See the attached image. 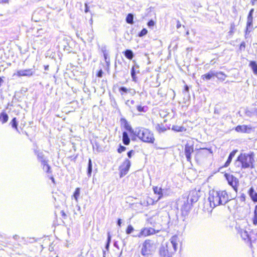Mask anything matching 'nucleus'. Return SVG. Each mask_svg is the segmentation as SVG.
Wrapping results in <instances>:
<instances>
[{
	"label": "nucleus",
	"instance_id": "obj_41",
	"mask_svg": "<svg viewBox=\"0 0 257 257\" xmlns=\"http://www.w3.org/2000/svg\"><path fill=\"white\" fill-rule=\"evenodd\" d=\"M103 56H104L105 61L107 65L109 66V63H110V61H109V58L108 57L107 53H104V55H103Z\"/></svg>",
	"mask_w": 257,
	"mask_h": 257
},
{
	"label": "nucleus",
	"instance_id": "obj_28",
	"mask_svg": "<svg viewBox=\"0 0 257 257\" xmlns=\"http://www.w3.org/2000/svg\"><path fill=\"white\" fill-rule=\"evenodd\" d=\"M252 223L254 225H257V205L255 206L253 211V217L252 218Z\"/></svg>",
	"mask_w": 257,
	"mask_h": 257
},
{
	"label": "nucleus",
	"instance_id": "obj_9",
	"mask_svg": "<svg viewBox=\"0 0 257 257\" xmlns=\"http://www.w3.org/2000/svg\"><path fill=\"white\" fill-rule=\"evenodd\" d=\"M199 192L196 190H193L190 191L187 197V199L188 200V202L190 201L192 204L196 202L199 198Z\"/></svg>",
	"mask_w": 257,
	"mask_h": 257
},
{
	"label": "nucleus",
	"instance_id": "obj_7",
	"mask_svg": "<svg viewBox=\"0 0 257 257\" xmlns=\"http://www.w3.org/2000/svg\"><path fill=\"white\" fill-rule=\"evenodd\" d=\"M130 167V161L128 159H125L119 167L120 177L125 176L127 173Z\"/></svg>",
	"mask_w": 257,
	"mask_h": 257
},
{
	"label": "nucleus",
	"instance_id": "obj_4",
	"mask_svg": "<svg viewBox=\"0 0 257 257\" xmlns=\"http://www.w3.org/2000/svg\"><path fill=\"white\" fill-rule=\"evenodd\" d=\"M238 161L241 163V168L246 169L248 168H252L253 163L254 161L253 155L248 154H241L238 157Z\"/></svg>",
	"mask_w": 257,
	"mask_h": 257
},
{
	"label": "nucleus",
	"instance_id": "obj_57",
	"mask_svg": "<svg viewBox=\"0 0 257 257\" xmlns=\"http://www.w3.org/2000/svg\"><path fill=\"white\" fill-rule=\"evenodd\" d=\"M181 24L180 22L179 21H178L177 26H176L177 29L180 28L181 27Z\"/></svg>",
	"mask_w": 257,
	"mask_h": 257
},
{
	"label": "nucleus",
	"instance_id": "obj_25",
	"mask_svg": "<svg viewBox=\"0 0 257 257\" xmlns=\"http://www.w3.org/2000/svg\"><path fill=\"white\" fill-rule=\"evenodd\" d=\"M124 55L126 58L130 60H132L134 57V53L131 50H126L124 51Z\"/></svg>",
	"mask_w": 257,
	"mask_h": 257
},
{
	"label": "nucleus",
	"instance_id": "obj_59",
	"mask_svg": "<svg viewBox=\"0 0 257 257\" xmlns=\"http://www.w3.org/2000/svg\"><path fill=\"white\" fill-rule=\"evenodd\" d=\"M61 214L62 216H63L64 217H65L66 216V215L63 210H62L61 211Z\"/></svg>",
	"mask_w": 257,
	"mask_h": 257
},
{
	"label": "nucleus",
	"instance_id": "obj_60",
	"mask_svg": "<svg viewBox=\"0 0 257 257\" xmlns=\"http://www.w3.org/2000/svg\"><path fill=\"white\" fill-rule=\"evenodd\" d=\"M13 238H14L15 240H17V239H18L19 238V236L18 235H15L13 236Z\"/></svg>",
	"mask_w": 257,
	"mask_h": 257
},
{
	"label": "nucleus",
	"instance_id": "obj_13",
	"mask_svg": "<svg viewBox=\"0 0 257 257\" xmlns=\"http://www.w3.org/2000/svg\"><path fill=\"white\" fill-rule=\"evenodd\" d=\"M235 130L237 132L248 133V131L250 130V127L246 125H237Z\"/></svg>",
	"mask_w": 257,
	"mask_h": 257
},
{
	"label": "nucleus",
	"instance_id": "obj_5",
	"mask_svg": "<svg viewBox=\"0 0 257 257\" xmlns=\"http://www.w3.org/2000/svg\"><path fill=\"white\" fill-rule=\"evenodd\" d=\"M155 245L153 241L150 239L146 240L143 244L141 254L143 256H148L155 249Z\"/></svg>",
	"mask_w": 257,
	"mask_h": 257
},
{
	"label": "nucleus",
	"instance_id": "obj_47",
	"mask_svg": "<svg viewBox=\"0 0 257 257\" xmlns=\"http://www.w3.org/2000/svg\"><path fill=\"white\" fill-rule=\"evenodd\" d=\"M239 200L241 202H244L245 200V195L242 194L239 197Z\"/></svg>",
	"mask_w": 257,
	"mask_h": 257
},
{
	"label": "nucleus",
	"instance_id": "obj_3",
	"mask_svg": "<svg viewBox=\"0 0 257 257\" xmlns=\"http://www.w3.org/2000/svg\"><path fill=\"white\" fill-rule=\"evenodd\" d=\"M134 135L144 142L154 143L155 138L153 134L148 129L144 127H137L135 129Z\"/></svg>",
	"mask_w": 257,
	"mask_h": 257
},
{
	"label": "nucleus",
	"instance_id": "obj_32",
	"mask_svg": "<svg viewBox=\"0 0 257 257\" xmlns=\"http://www.w3.org/2000/svg\"><path fill=\"white\" fill-rule=\"evenodd\" d=\"M131 76L133 79V81L136 82L137 81V77H136V72L135 71V67H133L131 69Z\"/></svg>",
	"mask_w": 257,
	"mask_h": 257
},
{
	"label": "nucleus",
	"instance_id": "obj_42",
	"mask_svg": "<svg viewBox=\"0 0 257 257\" xmlns=\"http://www.w3.org/2000/svg\"><path fill=\"white\" fill-rule=\"evenodd\" d=\"M148 33V31L146 29H143L142 30V31L140 32L138 36L140 37H143L145 35H146Z\"/></svg>",
	"mask_w": 257,
	"mask_h": 257
},
{
	"label": "nucleus",
	"instance_id": "obj_49",
	"mask_svg": "<svg viewBox=\"0 0 257 257\" xmlns=\"http://www.w3.org/2000/svg\"><path fill=\"white\" fill-rule=\"evenodd\" d=\"M245 48V43L244 42H242L240 45V50H244Z\"/></svg>",
	"mask_w": 257,
	"mask_h": 257
},
{
	"label": "nucleus",
	"instance_id": "obj_58",
	"mask_svg": "<svg viewBox=\"0 0 257 257\" xmlns=\"http://www.w3.org/2000/svg\"><path fill=\"white\" fill-rule=\"evenodd\" d=\"M117 225L119 226H121V220L120 219H118V220H117Z\"/></svg>",
	"mask_w": 257,
	"mask_h": 257
},
{
	"label": "nucleus",
	"instance_id": "obj_10",
	"mask_svg": "<svg viewBox=\"0 0 257 257\" xmlns=\"http://www.w3.org/2000/svg\"><path fill=\"white\" fill-rule=\"evenodd\" d=\"M194 152V147L192 145H190L187 143L185 146V154L187 161L191 162V154Z\"/></svg>",
	"mask_w": 257,
	"mask_h": 257
},
{
	"label": "nucleus",
	"instance_id": "obj_39",
	"mask_svg": "<svg viewBox=\"0 0 257 257\" xmlns=\"http://www.w3.org/2000/svg\"><path fill=\"white\" fill-rule=\"evenodd\" d=\"M134 230V229L133 227L131 225H130L127 227V229L126 230V233L127 234H130L133 232Z\"/></svg>",
	"mask_w": 257,
	"mask_h": 257
},
{
	"label": "nucleus",
	"instance_id": "obj_23",
	"mask_svg": "<svg viewBox=\"0 0 257 257\" xmlns=\"http://www.w3.org/2000/svg\"><path fill=\"white\" fill-rule=\"evenodd\" d=\"M252 21H253V17H247V25H246V31L250 32L249 30L250 27H252Z\"/></svg>",
	"mask_w": 257,
	"mask_h": 257
},
{
	"label": "nucleus",
	"instance_id": "obj_30",
	"mask_svg": "<svg viewBox=\"0 0 257 257\" xmlns=\"http://www.w3.org/2000/svg\"><path fill=\"white\" fill-rule=\"evenodd\" d=\"M254 74H257V64L254 61H251L249 64Z\"/></svg>",
	"mask_w": 257,
	"mask_h": 257
},
{
	"label": "nucleus",
	"instance_id": "obj_38",
	"mask_svg": "<svg viewBox=\"0 0 257 257\" xmlns=\"http://www.w3.org/2000/svg\"><path fill=\"white\" fill-rule=\"evenodd\" d=\"M128 89L126 88L125 87H121L119 89V91L121 95H123L124 93H128Z\"/></svg>",
	"mask_w": 257,
	"mask_h": 257
},
{
	"label": "nucleus",
	"instance_id": "obj_16",
	"mask_svg": "<svg viewBox=\"0 0 257 257\" xmlns=\"http://www.w3.org/2000/svg\"><path fill=\"white\" fill-rule=\"evenodd\" d=\"M248 194L253 201L257 202V193L254 191L252 187L249 189Z\"/></svg>",
	"mask_w": 257,
	"mask_h": 257
},
{
	"label": "nucleus",
	"instance_id": "obj_22",
	"mask_svg": "<svg viewBox=\"0 0 257 257\" xmlns=\"http://www.w3.org/2000/svg\"><path fill=\"white\" fill-rule=\"evenodd\" d=\"M48 161H42V163L41 164L43 166V170L46 171L47 173L50 172V166L48 164Z\"/></svg>",
	"mask_w": 257,
	"mask_h": 257
},
{
	"label": "nucleus",
	"instance_id": "obj_17",
	"mask_svg": "<svg viewBox=\"0 0 257 257\" xmlns=\"http://www.w3.org/2000/svg\"><path fill=\"white\" fill-rule=\"evenodd\" d=\"M246 116L251 117L253 115L257 116V108H254L250 110L246 109L245 111Z\"/></svg>",
	"mask_w": 257,
	"mask_h": 257
},
{
	"label": "nucleus",
	"instance_id": "obj_54",
	"mask_svg": "<svg viewBox=\"0 0 257 257\" xmlns=\"http://www.w3.org/2000/svg\"><path fill=\"white\" fill-rule=\"evenodd\" d=\"M253 11L254 10L253 9H252L250 10L248 15V17H250V16L252 17V14H253Z\"/></svg>",
	"mask_w": 257,
	"mask_h": 257
},
{
	"label": "nucleus",
	"instance_id": "obj_40",
	"mask_svg": "<svg viewBox=\"0 0 257 257\" xmlns=\"http://www.w3.org/2000/svg\"><path fill=\"white\" fill-rule=\"evenodd\" d=\"M125 127L126 128V130H127L128 131H129L130 132H131V133H133L134 134V132L135 131H134L131 126L127 122H126L125 124Z\"/></svg>",
	"mask_w": 257,
	"mask_h": 257
},
{
	"label": "nucleus",
	"instance_id": "obj_2",
	"mask_svg": "<svg viewBox=\"0 0 257 257\" xmlns=\"http://www.w3.org/2000/svg\"><path fill=\"white\" fill-rule=\"evenodd\" d=\"M178 237L172 236L170 241L167 242L165 246H162L160 248V254L161 257H172V255L176 251L178 245Z\"/></svg>",
	"mask_w": 257,
	"mask_h": 257
},
{
	"label": "nucleus",
	"instance_id": "obj_18",
	"mask_svg": "<svg viewBox=\"0 0 257 257\" xmlns=\"http://www.w3.org/2000/svg\"><path fill=\"white\" fill-rule=\"evenodd\" d=\"M215 76L216 77L218 80L221 81H224L226 78L227 77V75L225 74L223 72L221 71H215Z\"/></svg>",
	"mask_w": 257,
	"mask_h": 257
},
{
	"label": "nucleus",
	"instance_id": "obj_1",
	"mask_svg": "<svg viewBox=\"0 0 257 257\" xmlns=\"http://www.w3.org/2000/svg\"><path fill=\"white\" fill-rule=\"evenodd\" d=\"M208 200L210 208H214L219 205H225L232 200L229 198L228 195L225 190H212L209 192Z\"/></svg>",
	"mask_w": 257,
	"mask_h": 257
},
{
	"label": "nucleus",
	"instance_id": "obj_35",
	"mask_svg": "<svg viewBox=\"0 0 257 257\" xmlns=\"http://www.w3.org/2000/svg\"><path fill=\"white\" fill-rule=\"evenodd\" d=\"M110 241H111V235L110 234V232H108L107 233V243H106V244L105 245V248L107 250H108V249H109V245H110Z\"/></svg>",
	"mask_w": 257,
	"mask_h": 257
},
{
	"label": "nucleus",
	"instance_id": "obj_19",
	"mask_svg": "<svg viewBox=\"0 0 257 257\" xmlns=\"http://www.w3.org/2000/svg\"><path fill=\"white\" fill-rule=\"evenodd\" d=\"M215 71L210 70L209 73L202 75L201 77L203 79L210 80L212 77L215 76Z\"/></svg>",
	"mask_w": 257,
	"mask_h": 257
},
{
	"label": "nucleus",
	"instance_id": "obj_15",
	"mask_svg": "<svg viewBox=\"0 0 257 257\" xmlns=\"http://www.w3.org/2000/svg\"><path fill=\"white\" fill-rule=\"evenodd\" d=\"M237 152V150H233L230 153V154L228 157L227 160L226 161V162H225V163L224 165V167H227L229 165V164H230V163L232 161V158L234 157V156H235V155Z\"/></svg>",
	"mask_w": 257,
	"mask_h": 257
},
{
	"label": "nucleus",
	"instance_id": "obj_56",
	"mask_svg": "<svg viewBox=\"0 0 257 257\" xmlns=\"http://www.w3.org/2000/svg\"><path fill=\"white\" fill-rule=\"evenodd\" d=\"M85 12L87 13L89 11V8H88V5L87 4H85Z\"/></svg>",
	"mask_w": 257,
	"mask_h": 257
},
{
	"label": "nucleus",
	"instance_id": "obj_62",
	"mask_svg": "<svg viewBox=\"0 0 257 257\" xmlns=\"http://www.w3.org/2000/svg\"><path fill=\"white\" fill-rule=\"evenodd\" d=\"M3 80L0 78V87L1 86L2 83L3 82Z\"/></svg>",
	"mask_w": 257,
	"mask_h": 257
},
{
	"label": "nucleus",
	"instance_id": "obj_45",
	"mask_svg": "<svg viewBox=\"0 0 257 257\" xmlns=\"http://www.w3.org/2000/svg\"><path fill=\"white\" fill-rule=\"evenodd\" d=\"M125 150H126V147L120 145L119 148L117 149V152L119 153H121L124 152V151H125Z\"/></svg>",
	"mask_w": 257,
	"mask_h": 257
},
{
	"label": "nucleus",
	"instance_id": "obj_33",
	"mask_svg": "<svg viewBox=\"0 0 257 257\" xmlns=\"http://www.w3.org/2000/svg\"><path fill=\"white\" fill-rule=\"evenodd\" d=\"M156 130L159 132V133L164 132L166 131L165 128L163 126L162 124H157L156 125Z\"/></svg>",
	"mask_w": 257,
	"mask_h": 257
},
{
	"label": "nucleus",
	"instance_id": "obj_37",
	"mask_svg": "<svg viewBox=\"0 0 257 257\" xmlns=\"http://www.w3.org/2000/svg\"><path fill=\"white\" fill-rule=\"evenodd\" d=\"M235 30V25L233 23H232L231 24L230 31L228 32V35L232 36L233 34V33H234Z\"/></svg>",
	"mask_w": 257,
	"mask_h": 257
},
{
	"label": "nucleus",
	"instance_id": "obj_48",
	"mask_svg": "<svg viewBox=\"0 0 257 257\" xmlns=\"http://www.w3.org/2000/svg\"><path fill=\"white\" fill-rule=\"evenodd\" d=\"M137 109L139 112H144V107L142 106L141 105H139L137 106Z\"/></svg>",
	"mask_w": 257,
	"mask_h": 257
},
{
	"label": "nucleus",
	"instance_id": "obj_27",
	"mask_svg": "<svg viewBox=\"0 0 257 257\" xmlns=\"http://www.w3.org/2000/svg\"><path fill=\"white\" fill-rule=\"evenodd\" d=\"M154 192L155 194H158L160 196L158 198V199H160L161 197L163 196L162 193V189L161 188H159L158 187H155L153 188Z\"/></svg>",
	"mask_w": 257,
	"mask_h": 257
},
{
	"label": "nucleus",
	"instance_id": "obj_44",
	"mask_svg": "<svg viewBox=\"0 0 257 257\" xmlns=\"http://www.w3.org/2000/svg\"><path fill=\"white\" fill-rule=\"evenodd\" d=\"M234 165L235 167H236L237 168H240V169H242L241 168V163L240 161H238V158L237 159V160H236V161L234 163Z\"/></svg>",
	"mask_w": 257,
	"mask_h": 257
},
{
	"label": "nucleus",
	"instance_id": "obj_64",
	"mask_svg": "<svg viewBox=\"0 0 257 257\" xmlns=\"http://www.w3.org/2000/svg\"><path fill=\"white\" fill-rule=\"evenodd\" d=\"M48 68H49V66L48 65L45 66V70H48Z\"/></svg>",
	"mask_w": 257,
	"mask_h": 257
},
{
	"label": "nucleus",
	"instance_id": "obj_55",
	"mask_svg": "<svg viewBox=\"0 0 257 257\" xmlns=\"http://www.w3.org/2000/svg\"><path fill=\"white\" fill-rule=\"evenodd\" d=\"M253 11L254 10L253 9H252L250 10L248 15V17H250V16L252 17V14H253Z\"/></svg>",
	"mask_w": 257,
	"mask_h": 257
},
{
	"label": "nucleus",
	"instance_id": "obj_46",
	"mask_svg": "<svg viewBox=\"0 0 257 257\" xmlns=\"http://www.w3.org/2000/svg\"><path fill=\"white\" fill-rule=\"evenodd\" d=\"M128 93L130 94L132 96H134L136 93V91L134 89L129 88Z\"/></svg>",
	"mask_w": 257,
	"mask_h": 257
},
{
	"label": "nucleus",
	"instance_id": "obj_8",
	"mask_svg": "<svg viewBox=\"0 0 257 257\" xmlns=\"http://www.w3.org/2000/svg\"><path fill=\"white\" fill-rule=\"evenodd\" d=\"M35 73V70L33 69H21L14 74V76L17 75L18 77L26 76L31 77Z\"/></svg>",
	"mask_w": 257,
	"mask_h": 257
},
{
	"label": "nucleus",
	"instance_id": "obj_29",
	"mask_svg": "<svg viewBox=\"0 0 257 257\" xmlns=\"http://www.w3.org/2000/svg\"><path fill=\"white\" fill-rule=\"evenodd\" d=\"M126 22L128 24H134V15L132 14H128L126 18Z\"/></svg>",
	"mask_w": 257,
	"mask_h": 257
},
{
	"label": "nucleus",
	"instance_id": "obj_50",
	"mask_svg": "<svg viewBox=\"0 0 257 257\" xmlns=\"http://www.w3.org/2000/svg\"><path fill=\"white\" fill-rule=\"evenodd\" d=\"M103 71L101 69H100L97 74V76L98 77L101 78L102 76Z\"/></svg>",
	"mask_w": 257,
	"mask_h": 257
},
{
	"label": "nucleus",
	"instance_id": "obj_36",
	"mask_svg": "<svg viewBox=\"0 0 257 257\" xmlns=\"http://www.w3.org/2000/svg\"><path fill=\"white\" fill-rule=\"evenodd\" d=\"M11 124L13 128H15L17 131H18V129L17 127L18 123L16 120V118L14 117L11 122Z\"/></svg>",
	"mask_w": 257,
	"mask_h": 257
},
{
	"label": "nucleus",
	"instance_id": "obj_34",
	"mask_svg": "<svg viewBox=\"0 0 257 257\" xmlns=\"http://www.w3.org/2000/svg\"><path fill=\"white\" fill-rule=\"evenodd\" d=\"M80 188H77L76 189H75V191L74 193V194H73V196L75 199V200L76 201V202L78 201V197L80 195Z\"/></svg>",
	"mask_w": 257,
	"mask_h": 257
},
{
	"label": "nucleus",
	"instance_id": "obj_31",
	"mask_svg": "<svg viewBox=\"0 0 257 257\" xmlns=\"http://www.w3.org/2000/svg\"><path fill=\"white\" fill-rule=\"evenodd\" d=\"M92 167V165L91 160L90 159H89L88 160V168H87V174L89 176L91 174Z\"/></svg>",
	"mask_w": 257,
	"mask_h": 257
},
{
	"label": "nucleus",
	"instance_id": "obj_26",
	"mask_svg": "<svg viewBox=\"0 0 257 257\" xmlns=\"http://www.w3.org/2000/svg\"><path fill=\"white\" fill-rule=\"evenodd\" d=\"M8 115L6 113H1L0 114V121L2 122L3 123L6 122L8 120Z\"/></svg>",
	"mask_w": 257,
	"mask_h": 257
},
{
	"label": "nucleus",
	"instance_id": "obj_61",
	"mask_svg": "<svg viewBox=\"0 0 257 257\" xmlns=\"http://www.w3.org/2000/svg\"><path fill=\"white\" fill-rule=\"evenodd\" d=\"M8 0H0V3H7Z\"/></svg>",
	"mask_w": 257,
	"mask_h": 257
},
{
	"label": "nucleus",
	"instance_id": "obj_21",
	"mask_svg": "<svg viewBox=\"0 0 257 257\" xmlns=\"http://www.w3.org/2000/svg\"><path fill=\"white\" fill-rule=\"evenodd\" d=\"M239 233L242 238L244 240H249V235L247 231L241 229L239 231Z\"/></svg>",
	"mask_w": 257,
	"mask_h": 257
},
{
	"label": "nucleus",
	"instance_id": "obj_24",
	"mask_svg": "<svg viewBox=\"0 0 257 257\" xmlns=\"http://www.w3.org/2000/svg\"><path fill=\"white\" fill-rule=\"evenodd\" d=\"M172 130L177 132H182L186 131V128L184 127L176 125L172 126Z\"/></svg>",
	"mask_w": 257,
	"mask_h": 257
},
{
	"label": "nucleus",
	"instance_id": "obj_14",
	"mask_svg": "<svg viewBox=\"0 0 257 257\" xmlns=\"http://www.w3.org/2000/svg\"><path fill=\"white\" fill-rule=\"evenodd\" d=\"M35 154L37 156V158L38 160L41 162V164L42 163V161H48L46 158L45 157L44 155L43 152L40 151L39 150H35Z\"/></svg>",
	"mask_w": 257,
	"mask_h": 257
},
{
	"label": "nucleus",
	"instance_id": "obj_53",
	"mask_svg": "<svg viewBox=\"0 0 257 257\" xmlns=\"http://www.w3.org/2000/svg\"><path fill=\"white\" fill-rule=\"evenodd\" d=\"M101 51L103 52V55H104V53H107L106 52V47L105 46L102 47V48H101Z\"/></svg>",
	"mask_w": 257,
	"mask_h": 257
},
{
	"label": "nucleus",
	"instance_id": "obj_63",
	"mask_svg": "<svg viewBox=\"0 0 257 257\" xmlns=\"http://www.w3.org/2000/svg\"><path fill=\"white\" fill-rule=\"evenodd\" d=\"M185 90H186V91H188V90H189V87H188L187 86H186L185 87Z\"/></svg>",
	"mask_w": 257,
	"mask_h": 257
},
{
	"label": "nucleus",
	"instance_id": "obj_20",
	"mask_svg": "<svg viewBox=\"0 0 257 257\" xmlns=\"http://www.w3.org/2000/svg\"><path fill=\"white\" fill-rule=\"evenodd\" d=\"M122 142L125 145H128L130 143V138L126 132L122 133Z\"/></svg>",
	"mask_w": 257,
	"mask_h": 257
},
{
	"label": "nucleus",
	"instance_id": "obj_51",
	"mask_svg": "<svg viewBox=\"0 0 257 257\" xmlns=\"http://www.w3.org/2000/svg\"><path fill=\"white\" fill-rule=\"evenodd\" d=\"M134 153H135V152H134V151H133V150H131V151H129V152L127 153V155L128 157L129 158H131L132 157V154H134Z\"/></svg>",
	"mask_w": 257,
	"mask_h": 257
},
{
	"label": "nucleus",
	"instance_id": "obj_43",
	"mask_svg": "<svg viewBox=\"0 0 257 257\" xmlns=\"http://www.w3.org/2000/svg\"><path fill=\"white\" fill-rule=\"evenodd\" d=\"M135 102L133 100H128L125 102L126 105L130 107H132V106L135 104Z\"/></svg>",
	"mask_w": 257,
	"mask_h": 257
},
{
	"label": "nucleus",
	"instance_id": "obj_52",
	"mask_svg": "<svg viewBox=\"0 0 257 257\" xmlns=\"http://www.w3.org/2000/svg\"><path fill=\"white\" fill-rule=\"evenodd\" d=\"M154 22L153 21V20H150L148 23V25L149 27H152V26H153L154 25Z\"/></svg>",
	"mask_w": 257,
	"mask_h": 257
},
{
	"label": "nucleus",
	"instance_id": "obj_6",
	"mask_svg": "<svg viewBox=\"0 0 257 257\" xmlns=\"http://www.w3.org/2000/svg\"><path fill=\"white\" fill-rule=\"evenodd\" d=\"M224 176L225 177V178L227 180L229 185L233 188V189L236 192H237V187L239 183L238 179L232 175H230L227 173H225L224 174Z\"/></svg>",
	"mask_w": 257,
	"mask_h": 257
},
{
	"label": "nucleus",
	"instance_id": "obj_11",
	"mask_svg": "<svg viewBox=\"0 0 257 257\" xmlns=\"http://www.w3.org/2000/svg\"><path fill=\"white\" fill-rule=\"evenodd\" d=\"M155 233V230L152 228H145L141 230V232L135 236L142 237L143 236H147L151 234Z\"/></svg>",
	"mask_w": 257,
	"mask_h": 257
},
{
	"label": "nucleus",
	"instance_id": "obj_12",
	"mask_svg": "<svg viewBox=\"0 0 257 257\" xmlns=\"http://www.w3.org/2000/svg\"><path fill=\"white\" fill-rule=\"evenodd\" d=\"M192 203L186 199L184 201V203L182 205L181 210L183 213L187 214L191 209Z\"/></svg>",
	"mask_w": 257,
	"mask_h": 257
}]
</instances>
